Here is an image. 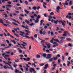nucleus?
<instances>
[{
  "label": "nucleus",
  "mask_w": 73,
  "mask_h": 73,
  "mask_svg": "<svg viewBox=\"0 0 73 73\" xmlns=\"http://www.w3.org/2000/svg\"><path fill=\"white\" fill-rule=\"evenodd\" d=\"M68 46H70V47H72V46H73V45L70 43H69L68 44Z\"/></svg>",
  "instance_id": "2f4dec72"
},
{
  "label": "nucleus",
  "mask_w": 73,
  "mask_h": 73,
  "mask_svg": "<svg viewBox=\"0 0 73 73\" xmlns=\"http://www.w3.org/2000/svg\"><path fill=\"white\" fill-rule=\"evenodd\" d=\"M25 23H27V24H29L30 23L29 21H27V20H26L25 21Z\"/></svg>",
  "instance_id": "a878e982"
},
{
  "label": "nucleus",
  "mask_w": 73,
  "mask_h": 73,
  "mask_svg": "<svg viewBox=\"0 0 73 73\" xmlns=\"http://www.w3.org/2000/svg\"><path fill=\"white\" fill-rule=\"evenodd\" d=\"M25 32L28 33H30V31H29V30H25Z\"/></svg>",
  "instance_id": "f704fd0d"
},
{
  "label": "nucleus",
  "mask_w": 73,
  "mask_h": 73,
  "mask_svg": "<svg viewBox=\"0 0 73 73\" xmlns=\"http://www.w3.org/2000/svg\"><path fill=\"white\" fill-rule=\"evenodd\" d=\"M53 60V58H51L49 60V62H52Z\"/></svg>",
  "instance_id": "c756f323"
},
{
  "label": "nucleus",
  "mask_w": 73,
  "mask_h": 73,
  "mask_svg": "<svg viewBox=\"0 0 73 73\" xmlns=\"http://www.w3.org/2000/svg\"><path fill=\"white\" fill-rule=\"evenodd\" d=\"M1 1L2 2V3H3V4H4L5 3V0H3Z\"/></svg>",
  "instance_id": "8fccbe9b"
},
{
  "label": "nucleus",
  "mask_w": 73,
  "mask_h": 73,
  "mask_svg": "<svg viewBox=\"0 0 73 73\" xmlns=\"http://www.w3.org/2000/svg\"><path fill=\"white\" fill-rule=\"evenodd\" d=\"M23 44L25 45H26V46L27 45V43H26V42H23Z\"/></svg>",
  "instance_id": "864d4df0"
},
{
  "label": "nucleus",
  "mask_w": 73,
  "mask_h": 73,
  "mask_svg": "<svg viewBox=\"0 0 73 73\" xmlns=\"http://www.w3.org/2000/svg\"><path fill=\"white\" fill-rule=\"evenodd\" d=\"M46 34V31H44L43 32L42 34H43V35H45Z\"/></svg>",
  "instance_id": "72a5a7b5"
},
{
  "label": "nucleus",
  "mask_w": 73,
  "mask_h": 73,
  "mask_svg": "<svg viewBox=\"0 0 73 73\" xmlns=\"http://www.w3.org/2000/svg\"><path fill=\"white\" fill-rule=\"evenodd\" d=\"M36 19V20L35 21V23H38L39 22V19L41 18L40 15H38Z\"/></svg>",
  "instance_id": "f257e3e1"
},
{
  "label": "nucleus",
  "mask_w": 73,
  "mask_h": 73,
  "mask_svg": "<svg viewBox=\"0 0 73 73\" xmlns=\"http://www.w3.org/2000/svg\"><path fill=\"white\" fill-rule=\"evenodd\" d=\"M38 2H40L41 3H43V1H44V0H37Z\"/></svg>",
  "instance_id": "c85d7f7f"
},
{
  "label": "nucleus",
  "mask_w": 73,
  "mask_h": 73,
  "mask_svg": "<svg viewBox=\"0 0 73 73\" xmlns=\"http://www.w3.org/2000/svg\"><path fill=\"white\" fill-rule=\"evenodd\" d=\"M35 70L34 69V68H31L30 69V72H31V73H32L33 72V71L34 70Z\"/></svg>",
  "instance_id": "ddd939ff"
},
{
  "label": "nucleus",
  "mask_w": 73,
  "mask_h": 73,
  "mask_svg": "<svg viewBox=\"0 0 73 73\" xmlns=\"http://www.w3.org/2000/svg\"><path fill=\"white\" fill-rule=\"evenodd\" d=\"M11 42H13L14 44H16V42L15 41V40H11Z\"/></svg>",
  "instance_id": "7c9ffc66"
},
{
  "label": "nucleus",
  "mask_w": 73,
  "mask_h": 73,
  "mask_svg": "<svg viewBox=\"0 0 73 73\" xmlns=\"http://www.w3.org/2000/svg\"><path fill=\"white\" fill-rule=\"evenodd\" d=\"M62 36L63 37H66V36H67V35L66 34L64 33V34Z\"/></svg>",
  "instance_id": "ea45409f"
},
{
  "label": "nucleus",
  "mask_w": 73,
  "mask_h": 73,
  "mask_svg": "<svg viewBox=\"0 0 73 73\" xmlns=\"http://www.w3.org/2000/svg\"><path fill=\"white\" fill-rule=\"evenodd\" d=\"M50 15H54V13L53 12H52L50 13Z\"/></svg>",
  "instance_id": "6e6d98bb"
},
{
  "label": "nucleus",
  "mask_w": 73,
  "mask_h": 73,
  "mask_svg": "<svg viewBox=\"0 0 73 73\" xmlns=\"http://www.w3.org/2000/svg\"><path fill=\"white\" fill-rule=\"evenodd\" d=\"M56 66H57V64H54L53 65V67H56Z\"/></svg>",
  "instance_id": "4d7b16f0"
},
{
  "label": "nucleus",
  "mask_w": 73,
  "mask_h": 73,
  "mask_svg": "<svg viewBox=\"0 0 73 73\" xmlns=\"http://www.w3.org/2000/svg\"><path fill=\"white\" fill-rule=\"evenodd\" d=\"M24 11L25 12V13H27V14H28L29 13V12L28 11H27V10H24Z\"/></svg>",
  "instance_id": "bb28decb"
},
{
  "label": "nucleus",
  "mask_w": 73,
  "mask_h": 73,
  "mask_svg": "<svg viewBox=\"0 0 73 73\" xmlns=\"http://www.w3.org/2000/svg\"><path fill=\"white\" fill-rule=\"evenodd\" d=\"M3 62H4V64H7L8 65H9V66L11 67L10 69H11L12 70H13V68L12 67V66L11 65V64L7 62H6L5 61H3Z\"/></svg>",
  "instance_id": "f03ea898"
},
{
  "label": "nucleus",
  "mask_w": 73,
  "mask_h": 73,
  "mask_svg": "<svg viewBox=\"0 0 73 73\" xmlns=\"http://www.w3.org/2000/svg\"><path fill=\"white\" fill-rule=\"evenodd\" d=\"M45 40H42L41 41L40 43L42 44V45H43V44H44V42H45Z\"/></svg>",
  "instance_id": "4be33fe9"
},
{
  "label": "nucleus",
  "mask_w": 73,
  "mask_h": 73,
  "mask_svg": "<svg viewBox=\"0 0 73 73\" xmlns=\"http://www.w3.org/2000/svg\"><path fill=\"white\" fill-rule=\"evenodd\" d=\"M14 31H16V33H19V32H17V29H16L15 28H14Z\"/></svg>",
  "instance_id": "c9c22d12"
},
{
  "label": "nucleus",
  "mask_w": 73,
  "mask_h": 73,
  "mask_svg": "<svg viewBox=\"0 0 73 73\" xmlns=\"http://www.w3.org/2000/svg\"><path fill=\"white\" fill-rule=\"evenodd\" d=\"M48 67V64H47L45 65V67H44V69H46Z\"/></svg>",
  "instance_id": "4468645a"
},
{
  "label": "nucleus",
  "mask_w": 73,
  "mask_h": 73,
  "mask_svg": "<svg viewBox=\"0 0 73 73\" xmlns=\"http://www.w3.org/2000/svg\"><path fill=\"white\" fill-rule=\"evenodd\" d=\"M46 55H47V54L46 53H44L42 55V56L44 58H46Z\"/></svg>",
  "instance_id": "9d476101"
},
{
  "label": "nucleus",
  "mask_w": 73,
  "mask_h": 73,
  "mask_svg": "<svg viewBox=\"0 0 73 73\" xmlns=\"http://www.w3.org/2000/svg\"><path fill=\"white\" fill-rule=\"evenodd\" d=\"M15 72L16 73H22V72L21 71L20 72V71L17 69H15Z\"/></svg>",
  "instance_id": "6e6552de"
},
{
  "label": "nucleus",
  "mask_w": 73,
  "mask_h": 73,
  "mask_svg": "<svg viewBox=\"0 0 73 73\" xmlns=\"http://www.w3.org/2000/svg\"><path fill=\"white\" fill-rule=\"evenodd\" d=\"M40 35H42V31H40Z\"/></svg>",
  "instance_id": "052dcab7"
},
{
  "label": "nucleus",
  "mask_w": 73,
  "mask_h": 73,
  "mask_svg": "<svg viewBox=\"0 0 73 73\" xmlns=\"http://www.w3.org/2000/svg\"><path fill=\"white\" fill-rule=\"evenodd\" d=\"M44 28L45 29H46L47 28H48V26H45L44 27Z\"/></svg>",
  "instance_id": "338daca9"
},
{
  "label": "nucleus",
  "mask_w": 73,
  "mask_h": 73,
  "mask_svg": "<svg viewBox=\"0 0 73 73\" xmlns=\"http://www.w3.org/2000/svg\"><path fill=\"white\" fill-rule=\"evenodd\" d=\"M72 1H70V2H69V5H72Z\"/></svg>",
  "instance_id": "5fc2aeb1"
},
{
  "label": "nucleus",
  "mask_w": 73,
  "mask_h": 73,
  "mask_svg": "<svg viewBox=\"0 0 73 73\" xmlns=\"http://www.w3.org/2000/svg\"><path fill=\"white\" fill-rule=\"evenodd\" d=\"M62 21V20H60L58 21V20H57L56 21H54L53 23L54 24H58V23H58V22H59V23H61V22Z\"/></svg>",
  "instance_id": "423d86ee"
},
{
  "label": "nucleus",
  "mask_w": 73,
  "mask_h": 73,
  "mask_svg": "<svg viewBox=\"0 0 73 73\" xmlns=\"http://www.w3.org/2000/svg\"><path fill=\"white\" fill-rule=\"evenodd\" d=\"M36 57L37 58H39L41 57V56L39 55L38 54L36 55Z\"/></svg>",
  "instance_id": "b1692460"
},
{
  "label": "nucleus",
  "mask_w": 73,
  "mask_h": 73,
  "mask_svg": "<svg viewBox=\"0 0 73 73\" xmlns=\"http://www.w3.org/2000/svg\"><path fill=\"white\" fill-rule=\"evenodd\" d=\"M13 66L14 67V68H16V67L17 66V64H14L13 65Z\"/></svg>",
  "instance_id": "4c0bfd02"
},
{
  "label": "nucleus",
  "mask_w": 73,
  "mask_h": 73,
  "mask_svg": "<svg viewBox=\"0 0 73 73\" xmlns=\"http://www.w3.org/2000/svg\"><path fill=\"white\" fill-rule=\"evenodd\" d=\"M25 69L26 71H28L29 70V69L28 68H25Z\"/></svg>",
  "instance_id": "13d9d810"
},
{
  "label": "nucleus",
  "mask_w": 73,
  "mask_h": 73,
  "mask_svg": "<svg viewBox=\"0 0 73 73\" xmlns=\"http://www.w3.org/2000/svg\"><path fill=\"white\" fill-rule=\"evenodd\" d=\"M6 6L8 7H12V5H6Z\"/></svg>",
  "instance_id": "c03bdc74"
},
{
  "label": "nucleus",
  "mask_w": 73,
  "mask_h": 73,
  "mask_svg": "<svg viewBox=\"0 0 73 73\" xmlns=\"http://www.w3.org/2000/svg\"><path fill=\"white\" fill-rule=\"evenodd\" d=\"M44 22V20H42L40 21V25H42V23Z\"/></svg>",
  "instance_id": "f8f14e48"
},
{
  "label": "nucleus",
  "mask_w": 73,
  "mask_h": 73,
  "mask_svg": "<svg viewBox=\"0 0 73 73\" xmlns=\"http://www.w3.org/2000/svg\"><path fill=\"white\" fill-rule=\"evenodd\" d=\"M14 35H15V36H17V37H19V35H17V34H14Z\"/></svg>",
  "instance_id": "774afa93"
},
{
  "label": "nucleus",
  "mask_w": 73,
  "mask_h": 73,
  "mask_svg": "<svg viewBox=\"0 0 73 73\" xmlns=\"http://www.w3.org/2000/svg\"><path fill=\"white\" fill-rule=\"evenodd\" d=\"M23 60L24 61H29L31 60V58H27V59L25 58H23Z\"/></svg>",
  "instance_id": "0eeeda50"
},
{
  "label": "nucleus",
  "mask_w": 73,
  "mask_h": 73,
  "mask_svg": "<svg viewBox=\"0 0 73 73\" xmlns=\"http://www.w3.org/2000/svg\"><path fill=\"white\" fill-rule=\"evenodd\" d=\"M65 56H68L69 54H68V53H65Z\"/></svg>",
  "instance_id": "69168bd1"
},
{
  "label": "nucleus",
  "mask_w": 73,
  "mask_h": 73,
  "mask_svg": "<svg viewBox=\"0 0 73 73\" xmlns=\"http://www.w3.org/2000/svg\"><path fill=\"white\" fill-rule=\"evenodd\" d=\"M5 57H9L10 56V55H5Z\"/></svg>",
  "instance_id": "bf43d9fd"
},
{
  "label": "nucleus",
  "mask_w": 73,
  "mask_h": 73,
  "mask_svg": "<svg viewBox=\"0 0 73 73\" xmlns=\"http://www.w3.org/2000/svg\"><path fill=\"white\" fill-rule=\"evenodd\" d=\"M68 63L67 64V66H68V67H69L70 66V65H70V62L69 61H68Z\"/></svg>",
  "instance_id": "f3484780"
},
{
  "label": "nucleus",
  "mask_w": 73,
  "mask_h": 73,
  "mask_svg": "<svg viewBox=\"0 0 73 73\" xmlns=\"http://www.w3.org/2000/svg\"><path fill=\"white\" fill-rule=\"evenodd\" d=\"M6 41V42L8 44H9V43H10V42H9V40H7Z\"/></svg>",
  "instance_id": "e2e57ef3"
},
{
  "label": "nucleus",
  "mask_w": 73,
  "mask_h": 73,
  "mask_svg": "<svg viewBox=\"0 0 73 73\" xmlns=\"http://www.w3.org/2000/svg\"><path fill=\"white\" fill-rule=\"evenodd\" d=\"M53 59H54V60L56 61V60H57V57L53 58Z\"/></svg>",
  "instance_id": "58836bf2"
},
{
  "label": "nucleus",
  "mask_w": 73,
  "mask_h": 73,
  "mask_svg": "<svg viewBox=\"0 0 73 73\" xmlns=\"http://www.w3.org/2000/svg\"><path fill=\"white\" fill-rule=\"evenodd\" d=\"M52 54H48L47 55V57L46 58V59H50L52 58Z\"/></svg>",
  "instance_id": "7ed1b4c3"
},
{
  "label": "nucleus",
  "mask_w": 73,
  "mask_h": 73,
  "mask_svg": "<svg viewBox=\"0 0 73 73\" xmlns=\"http://www.w3.org/2000/svg\"><path fill=\"white\" fill-rule=\"evenodd\" d=\"M53 44H55V45H56L57 46H58V43L56 42H54Z\"/></svg>",
  "instance_id": "5701e85b"
},
{
  "label": "nucleus",
  "mask_w": 73,
  "mask_h": 73,
  "mask_svg": "<svg viewBox=\"0 0 73 73\" xmlns=\"http://www.w3.org/2000/svg\"><path fill=\"white\" fill-rule=\"evenodd\" d=\"M68 31H66L64 32V33H66V34H68Z\"/></svg>",
  "instance_id": "de8ad7c7"
},
{
  "label": "nucleus",
  "mask_w": 73,
  "mask_h": 73,
  "mask_svg": "<svg viewBox=\"0 0 73 73\" xmlns=\"http://www.w3.org/2000/svg\"><path fill=\"white\" fill-rule=\"evenodd\" d=\"M3 25H4V26H5V27H11V25H10L8 24H3Z\"/></svg>",
  "instance_id": "9b49d317"
},
{
  "label": "nucleus",
  "mask_w": 73,
  "mask_h": 73,
  "mask_svg": "<svg viewBox=\"0 0 73 73\" xmlns=\"http://www.w3.org/2000/svg\"><path fill=\"white\" fill-rule=\"evenodd\" d=\"M61 23H62V25H63V26H65V23H64L62 22V20L61 22Z\"/></svg>",
  "instance_id": "6ab92c4d"
},
{
  "label": "nucleus",
  "mask_w": 73,
  "mask_h": 73,
  "mask_svg": "<svg viewBox=\"0 0 73 73\" xmlns=\"http://www.w3.org/2000/svg\"><path fill=\"white\" fill-rule=\"evenodd\" d=\"M0 23L2 24H4V22H3V20L0 19Z\"/></svg>",
  "instance_id": "a211bd4d"
},
{
  "label": "nucleus",
  "mask_w": 73,
  "mask_h": 73,
  "mask_svg": "<svg viewBox=\"0 0 73 73\" xmlns=\"http://www.w3.org/2000/svg\"><path fill=\"white\" fill-rule=\"evenodd\" d=\"M50 44H48L47 45V46L48 48H50Z\"/></svg>",
  "instance_id": "aec40b11"
},
{
  "label": "nucleus",
  "mask_w": 73,
  "mask_h": 73,
  "mask_svg": "<svg viewBox=\"0 0 73 73\" xmlns=\"http://www.w3.org/2000/svg\"><path fill=\"white\" fill-rule=\"evenodd\" d=\"M34 37L35 38H37V34L35 35Z\"/></svg>",
  "instance_id": "3c124183"
},
{
  "label": "nucleus",
  "mask_w": 73,
  "mask_h": 73,
  "mask_svg": "<svg viewBox=\"0 0 73 73\" xmlns=\"http://www.w3.org/2000/svg\"><path fill=\"white\" fill-rule=\"evenodd\" d=\"M19 32L20 33H21L22 34H23V35H25V33L22 32L21 31H19Z\"/></svg>",
  "instance_id": "37998d69"
},
{
  "label": "nucleus",
  "mask_w": 73,
  "mask_h": 73,
  "mask_svg": "<svg viewBox=\"0 0 73 73\" xmlns=\"http://www.w3.org/2000/svg\"><path fill=\"white\" fill-rule=\"evenodd\" d=\"M66 40L67 41H72V40H71V39L69 38H66Z\"/></svg>",
  "instance_id": "2eb2a0df"
},
{
  "label": "nucleus",
  "mask_w": 73,
  "mask_h": 73,
  "mask_svg": "<svg viewBox=\"0 0 73 73\" xmlns=\"http://www.w3.org/2000/svg\"><path fill=\"white\" fill-rule=\"evenodd\" d=\"M12 23L13 24V25H16V26H18V25L17 24H16V23H14V22H12Z\"/></svg>",
  "instance_id": "cd10ccee"
},
{
  "label": "nucleus",
  "mask_w": 73,
  "mask_h": 73,
  "mask_svg": "<svg viewBox=\"0 0 73 73\" xmlns=\"http://www.w3.org/2000/svg\"><path fill=\"white\" fill-rule=\"evenodd\" d=\"M62 57L63 61H64V60H65V57H64V56H62Z\"/></svg>",
  "instance_id": "393cba45"
},
{
  "label": "nucleus",
  "mask_w": 73,
  "mask_h": 73,
  "mask_svg": "<svg viewBox=\"0 0 73 73\" xmlns=\"http://www.w3.org/2000/svg\"><path fill=\"white\" fill-rule=\"evenodd\" d=\"M33 8L34 9V10H36V9L37 8V7H33Z\"/></svg>",
  "instance_id": "79ce46f5"
},
{
  "label": "nucleus",
  "mask_w": 73,
  "mask_h": 73,
  "mask_svg": "<svg viewBox=\"0 0 73 73\" xmlns=\"http://www.w3.org/2000/svg\"><path fill=\"white\" fill-rule=\"evenodd\" d=\"M62 9V8H61L60 7V6H58L56 8V12L57 13H60V9Z\"/></svg>",
  "instance_id": "20e7f679"
},
{
  "label": "nucleus",
  "mask_w": 73,
  "mask_h": 73,
  "mask_svg": "<svg viewBox=\"0 0 73 73\" xmlns=\"http://www.w3.org/2000/svg\"><path fill=\"white\" fill-rule=\"evenodd\" d=\"M48 17L49 18V19H52V17L51 15L49 16Z\"/></svg>",
  "instance_id": "a18cd8bd"
},
{
  "label": "nucleus",
  "mask_w": 73,
  "mask_h": 73,
  "mask_svg": "<svg viewBox=\"0 0 73 73\" xmlns=\"http://www.w3.org/2000/svg\"><path fill=\"white\" fill-rule=\"evenodd\" d=\"M67 23L68 25H69L70 26H72V24H71V23L70 22L69 23V21H67Z\"/></svg>",
  "instance_id": "dca6fc26"
},
{
  "label": "nucleus",
  "mask_w": 73,
  "mask_h": 73,
  "mask_svg": "<svg viewBox=\"0 0 73 73\" xmlns=\"http://www.w3.org/2000/svg\"><path fill=\"white\" fill-rule=\"evenodd\" d=\"M20 69L22 71L23 73H24V69H23V68H21Z\"/></svg>",
  "instance_id": "0e129e2a"
},
{
  "label": "nucleus",
  "mask_w": 73,
  "mask_h": 73,
  "mask_svg": "<svg viewBox=\"0 0 73 73\" xmlns=\"http://www.w3.org/2000/svg\"><path fill=\"white\" fill-rule=\"evenodd\" d=\"M25 4L26 5H28V2L27 1H25Z\"/></svg>",
  "instance_id": "e433bc0d"
},
{
  "label": "nucleus",
  "mask_w": 73,
  "mask_h": 73,
  "mask_svg": "<svg viewBox=\"0 0 73 73\" xmlns=\"http://www.w3.org/2000/svg\"><path fill=\"white\" fill-rule=\"evenodd\" d=\"M62 4L64 5V6L65 8V9H66V6H65V5H68V3H65H65H62Z\"/></svg>",
  "instance_id": "1a4fd4ad"
},
{
  "label": "nucleus",
  "mask_w": 73,
  "mask_h": 73,
  "mask_svg": "<svg viewBox=\"0 0 73 73\" xmlns=\"http://www.w3.org/2000/svg\"><path fill=\"white\" fill-rule=\"evenodd\" d=\"M51 33V35L52 36H54V33H53L52 32H50Z\"/></svg>",
  "instance_id": "a19ab883"
},
{
  "label": "nucleus",
  "mask_w": 73,
  "mask_h": 73,
  "mask_svg": "<svg viewBox=\"0 0 73 73\" xmlns=\"http://www.w3.org/2000/svg\"><path fill=\"white\" fill-rule=\"evenodd\" d=\"M55 41H56V42H58V43H61L62 42H60L59 41V40H58L57 39H55Z\"/></svg>",
  "instance_id": "412c9836"
},
{
  "label": "nucleus",
  "mask_w": 73,
  "mask_h": 73,
  "mask_svg": "<svg viewBox=\"0 0 73 73\" xmlns=\"http://www.w3.org/2000/svg\"><path fill=\"white\" fill-rule=\"evenodd\" d=\"M7 3L8 4H9L10 5H11V4H12V3H11V1H9L7 2Z\"/></svg>",
  "instance_id": "603ef678"
},
{
  "label": "nucleus",
  "mask_w": 73,
  "mask_h": 73,
  "mask_svg": "<svg viewBox=\"0 0 73 73\" xmlns=\"http://www.w3.org/2000/svg\"><path fill=\"white\" fill-rule=\"evenodd\" d=\"M29 25H30V26H31L32 27V26L33 25V26H34V25H35L34 24V23H33L31 24H29Z\"/></svg>",
  "instance_id": "473e14b6"
},
{
  "label": "nucleus",
  "mask_w": 73,
  "mask_h": 73,
  "mask_svg": "<svg viewBox=\"0 0 73 73\" xmlns=\"http://www.w3.org/2000/svg\"><path fill=\"white\" fill-rule=\"evenodd\" d=\"M4 15H5V17H8V16L7 15L6 13L4 14Z\"/></svg>",
  "instance_id": "09e8293b"
},
{
  "label": "nucleus",
  "mask_w": 73,
  "mask_h": 73,
  "mask_svg": "<svg viewBox=\"0 0 73 73\" xmlns=\"http://www.w3.org/2000/svg\"><path fill=\"white\" fill-rule=\"evenodd\" d=\"M47 15L46 14H44V17H48V16H47Z\"/></svg>",
  "instance_id": "680f3d73"
},
{
  "label": "nucleus",
  "mask_w": 73,
  "mask_h": 73,
  "mask_svg": "<svg viewBox=\"0 0 73 73\" xmlns=\"http://www.w3.org/2000/svg\"><path fill=\"white\" fill-rule=\"evenodd\" d=\"M3 68H4V69H7V70H8V68H7V66H3Z\"/></svg>",
  "instance_id": "49530a36"
},
{
  "label": "nucleus",
  "mask_w": 73,
  "mask_h": 73,
  "mask_svg": "<svg viewBox=\"0 0 73 73\" xmlns=\"http://www.w3.org/2000/svg\"><path fill=\"white\" fill-rule=\"evenodd\" d=\"M19 35L20 36H21L23 37H25V38H30V37L29 36L26 35H25V36H24L23 35L21 34H19Z\"/></svg>",
  "instance_id": "39448f33"
}]
</instances>
